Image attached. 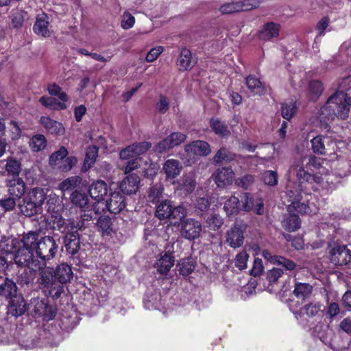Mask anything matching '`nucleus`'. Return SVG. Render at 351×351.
Wrapping results in <instances>:
<instances>
[{"instance_id": "obj_1", "label": "nucleus", "mask_w": 351, "mask_h": 351, "mask_svg": "<svg viewBox=\"0 0 351 351\" xmlns=\"http://www.w3.org/2000/svg\"><path fill=\"white\" fill-rule=\"evenodd\" d=\"M305 158H300L294 162L291 170L296 173L299 184L289 183L287 186L286 195L288 202L293 204V202L302 199V193L305 195H310L311 191H318L320 189H327L329 186V181L332 176L326 175L324 178L318 175H311L304 169V161Z\"/></svg>"}, {"instance_id": "obj_2", "label": "nucleus", "mask_w": 351, "mask_h": 351, "mask_svg": "<svg viewBox=\"0 0 351 351\" xmlns=\"http://www.w3.org/2000/svg\"><path fill=\"white\" fill-rule=\"evenodd\" d=\"M22 241L26 246L33 247L37 258L44 263L53 258L58 249V245L53 237L46 236L38 239V234L34 232L25 234Z\"/></svg>"}, {"instance_id": "obj_3", "label": "nucleus", "mask_w": 351, "mask_h": 351, "mask_svg": "<svg viewBox=\"0 0 351 351\" xmlns=\"http://www.w3.org/2000/svg\"><path fill=\"white\" fill-rule=\"evenodd\" d=\"M351 106V99L343 92H337L330 97L321 108V114L326 118L333 119L335 117L345 119L348 117Z\"/></svg>"}, {"instance_id": "obj_4", "label": "nucleus", "mask_w": 351, "mask_h": 351, "mask_svg": "<svg viewBox=\"0 0 351 351\" xmlns=\"http://www.w3.org/2000/svg\"><path fill=\"white\" fill-rule=\"evenodd\" d=\"M23 243V247H21L14 256V262L19 266L27 267L32 271H39L45 263L34 256L33 247H28L25 243Z\"/></svg>"}, {"instance_id": "obj_5", "label": "nucleus", "mask_w": 351, "mask_h": 351, "mask_svg": "<svg viewBox=\"0 0 351 351\" xmlns=\"http://www.w3.org/2000/svg\"><path fill=\"white\" fill-rule=\"evenodd\" d=\"M155 215L160 220H182L186 213L182 206H176L171 200L165 199L157 204Z\"/></svg>"}, {"instance_id": "obj_6", "label": "nucleus", "mask_w": 351, "mask_h": 351, "mask_svg": "<svg viewBox=\"0 0 351 351\" xmlns=\"http://www.w3.org/2000/svg\"><path fill=\"white\" fill-rule=\"evenodd\" d=\"M311 143L313 152L319 155L336 154V151L339 149V145H344L342 141H335L332 135L317 136L311 141Z\"/></svg>"}, {"instance_id": "obj_7", "label": "nucleus", "mask_w": 351, "mask_h": 351, "mask_svg": "<svg viewBox=\"0 0 351 351\" xmlns=\"http://www.w3.org/2000/svg\"><path fill=\"white\" fill-rule=\"evenodd\" d=\"M40 270V285L49 289V294L53 298H58L63 291V287L56 283L54 272L51 268L44 266Z\"/></svg>"}, {"instance_id": "obj_8", "label": "nucleus", "mask_w": 351, "mask_h": 351, "mask_svg": "<svg viewBox=\"0 0 351 351\" xmlns=\"http://www.w3.org/2000/svg\"><path fill=\"white\" fill-rule=\"evenodd\" d=\"M247 225L243 221L237 220L227 231L226 241L232 248L241 247L244 241V232Z\"/></svg>"}, {"instance_id": "obj_9", "label": "nucleus", "mask_w": 351, "mask_h": 351, "mask_svg": "<svg viewBox=\"0 0 351 351\" xmlns=\"http://www.w3.org/2000/svg\"><path fill=\"white\" fill-rule=\"evenodd\" d=\"M180 221V234L183 238L193 241L200 237L202 226L199 221L193 218H184Z\"/></svg>"}, {"instance_id": "obj_10", "label": "nucleus", "mask_w": 351, "mask_h": 351, "mask_svg": "<svg viewBox=\"0 0 351 351\" xmlns=\"http://www.w3.org/2000/svg\"><path fill=\"white\" fill-rule=\"evenodd\" d=\"M186 139V135L182 132H172L165 138L158 143L154 150L158 153H165L169 150L179 146Z\"/></svg>"}, {"instance_id": "obj_11", "label": "nucleus", "mask_w": 351, "mask_h": 351, "mask_svg": "<svg viewBox=\"0 0 351 351\" xmlns=\"http://www.w3.org/2000/svg\"><path fill=\"white\" fill-rule=\"evenodd\" d=\"M241 210L250 212L253 211L257 215L264 213L263 200L261 198H254L250 193H245L241 197Z\"/></svg>"}, {"instance_id": "obj_12", "label": "nucleus", "mask_w": 351, "mask_h": 351, "mask_svg": "<svg viewBox=\"0 0 351 351\" xmlns=\"http://www.w3.org/2000/svg\"><path fill=\"white\" fill-rule=\"evenodd\" d=\"M234 176V172L231 168L221 167L213 173L212 178L218 187L225 188L232 184Z\"/></svg>"}, {"instance_id": "obj_13", "label": "nucleus", "mask_w": 351, "mask_h": 351, "mask_svg": "<svg viewBox=\"0 0 351 351\" xmlns=\"http://www.w3.org/2000/svg\"><path fill=\"white\" fill-rule=\"evenodd\" d=\"M330 260L339 265H347L351 261V252L346 245H336L330 251Z\"/></svg>"}, {"instance_id": "obj_14", "label": "nucleus", "mask_w": 351, "mask_h": 351, "mask_svg": "<svg viewBox=\"0 0 351 351\" xmlns=\"http://www.w3.org/2000/svg\"><path fill=\"white\" fill-rule=\"evenodd\" d=\"M106 206L111 213L118 214L125 207V198L120 191L111 192Z\"/></svg>"}, {"instance_id": "obj_15", "label": "nucleus", "mask_w": 351, "mask_h": 351, "mask_svg": "<svg viewBox=\"0 0 351 351\" xmlns=\"http://www.w3.org/2000/svg\"><path fill=\"white\" fill-rule=\"evenodd\" d=\"M183 167L182 163L176 159H168L162 165V171L165 174L166 180H172L178 177Z\"/></svg>"}, {"instance_id": "obj_16", "label": "nucleus", "mask_w": 351, "mask_h": 351, "mask_svg": "<svg viewBox=\"0 0 351 351\" xmlns=\"http://www.w3.org/2000/svg\"><path fill=\"white\" fill-rule=\"evenodd\" d=\"M5 184L8 189L9 194L12 197L20 198L25 193V184L20 177H7Z\"/></svg>"}, {"instance_id": "obj_17", "label": "nucleus", "mask_w": 351, "mask_h": 351, "mask_svg": "<svg viewBox=\"0 0 351 351\" xmlns=\"http://www.w3.org/2000/svg\"><path fill=\"white\" fill-rule=\"evenodd\" d=\"M259 1H254L252 4H244L243 2H232L223 4L219 10L223 14H232L240 11L250 10L258 6Z\"/></svg>"}, {"instance_id": "obj_18", "label": "nucleus", "mask_w": 351, "mask_h": 351, "mask_svg": "<svg viewBox=\"0 0 351 351\" xmlns=\"http://www.w3.org/2000/svg\"><path fill=\"white\" fill-rule=\"evenodd\" d=\"M186 152L191 154L205 156L208 155L211 150L208 143L204 141H195L185 146Z\"/></svg>"}, {"instance_id": "obj_19", "label": "nucleus", "mask_w": 351, "mask_h": 351, "mask_svg": "<svg viewBox=\"0 0 351 351\" xmlns=\"http://www.w3.org/2000/svg\"><path fill=\"white\" fill-rule=\"evenodd\" d=\"M89 193L90 197L97 202L104 200L108 193L107 184L103 180L94 182L89 188Z\"/></svg>"}, {"instance_id": "obj_20", "label": "nucleus", "mask_w": 351, "mask_h": 351, "mask_svg": "<svg viewBox=\"0 0 351 351\" xmlns=\"http://www.w3.org/2000/svg\"><path fill=\"white\" fill-rule=\"evenodd\" d=\"M140 178L136 174H130L121 183L120 189L127 195L134 194L138 189Z\"/></svg>"}, {"instance_id": "obj_21", "label": "nucleus", "mask_w": 351, "mask_h": 351, "mask_svg": "<svg viewBox=\"0 0 351 351\" xmlns=\"http://www.w3.org/2000/svg\"><path fill=\"white\" fill-rule=\"evenodd\" d=\"M33 29L37 35L45 38L50 36L51 33L49 29V20L47 14L43 13L38 15Z\"/></svg>"}, {"instance_id": "obj_22", "label": "nucleus", "mask_w": 351, "mask_h": 351, "mask_svg": "<svg viewBox=\"0 0 351 351\" xmlns=\"http://www.w3.org/2000/svg\"><path fill=\"white\" fill-rule=\"evenodd\" d=\"M40 124L48 131V132L56 134L62 135L64 133V128L63 125L49 117H42L40 118Z\"/></svg>"}, {"instance_id": "obj_23", "label": "nucleus", "mask_w": 351, "mask_h": 351, "mask_svg": "<svg viewBox=\"0 0 351 351\" xmlns=\"http://www.w3.org/2000/svg\"><path fill=\"white\" fill-rule=\"evenodd\" d=\"M280 25L273 22L265 24L259 32L258 37L264 41H269L279 35Z\"/></svg>"}, {"instance_id": "obj_24", "label": "nucleus", "mask_w": 351, "mask_h": 351, "mask_svg": "<svg viewBox=\"0 0 351 351\" xmlns=\"http://www.w3.org/2000/svg\"><path fill=\"white\" fill-rule=\"evenodd\" d=\"M26 311L25 300L21 296H15L11 299L8 312L12 316L22 315Z\"/></svg>"}, {"instance_id": "obj_25", "label": "nucleus", "mask_w": 351, "mask_h": 351, "mask_svg": "<svg viewBox=\"0 0 351 351\" xmlns=\"http://www.w3.org/2000/svg\"><path fill=\"white\" fill-rule=\"evenodd\" d=\"M177 65L179 70L183 71L189 70L193 66L194 62L190 50L186 48L182 49L177 60Z\"/></svg>"}, {"instance_id": "obj_26", "label": "nucleus", "mask_w": 351, "mask_h": 351, "mask_svg": "<svg viewBox=\"0 0 351 351\" xmlns=\"http://www.w3.org/2000/svg\"><path fill=\"white\" fill-rule=\"evenodd\" d=\"M54 274L56 279L58 280L60 284L66 283L70 281L73 277L71 267L66 263H62L57 266Z\"/></svg>"}, {"instance_id": "obj_27", "label": "nucleus", "mask_w": 351, "mask_h": 351, "mask_svg": "<svg viewBox=\"0 0 351 351\" xmlns=\"http://www.w3.org/2000/svg\"><path fill=\"white\" fill-rule=\"evenodd\" d=\"M47 214L63 212L64 205L62 199L56 194H51L47 202Z\"/></svg>"}, {"instance_id": "obj_28", "label": "nucleus", "mask_w": 351, "mask_h": 351, "mask_svg": "<svg viewBox=\"0 0 351 351\" xmlns=\"http://www.w3.org/2000/svg\"><path fill=\"white\" fill-rule=\"evenodd\" d=\"M306 201L308 204H306L304 202H302L301 200L293 202V204H290L289 205V211L295 210L298 213L305 214L315 213L317 210L315 206L313 203H310L309 199H307Z\"/></svg>"}, {"instance_id": "obj_29", "label": "nucleus", "mask_w": 351, "mask_h": 351, "mask_svg": "<svg viewBox=\"0 0 351 351\" xmlns=\"http://www.w3.org/2000/svg\"><path fill=\"white\" fill-rule=\"evenodd\" d=\"M0 295L5 297H15L17 287L16 284L8 278L3 279L0 278Z\"/></svg>"}, {"instance_id": "obj_30", "label": "nucleus", "mask_w": 351, "mask_h": 351, "mask_svg": "<svg viewBox=\"0 0 351 351\" xmlns=\"http://www.w3.org/2000/svg\"><path fill=\"white\" fill-rule=\"evenodd\" d=\"M173 257L167 253L162 256L156 263L155 267L161 274H167L173 265Z\"/></svg>"}, {"instance_id": "obj_31", "label": "nucleus", "mask_w": 351, "mask_h": 351, "mask_svg": "<svg viewBox=\"0 0 351 351\" xmlns=\"http://www.w3.org/2000/svg\"><path fill=\"white\" fill-rule=\"evenodd\" d=\"M245 84L253 95H261L264 92V87L261 81L254 75H249L245 78Z\"/></svg>"}, {"instance_id": "obj_32", "label": "nucleus", "mask_w": 351, "mask_h": 351, "mask_svg": "<svg viewBox=\"0 0 351 351\" xmlns=\"http://www.w3.org/2000/svg\"><path fill=\"white\" fill-rule=\"evenodd\" d=\"M313 290V287L308 283L295 282L293 294L299 299L304 300L308 297Z\"/></svg>"}, {"instance_id": "obj_33", "label": "nucleus", "mask_w": 351, "mask_h": 351, "mask_svg": "<svg viewBox=\"0 0 351 351\" xmlns=\"http://www.w3.org/2000/svg\"><path fill=\"white\" fill-rule=\"evenodd\" d=\"M21 171V162L12 157L6 160L5 171L8 173V177H19Z\"/></svg>"}, {"instance_id": "obj_34", "label": "nucleus", "mask_w": 351, "mask_h": 351, "mask_svg": "<svg viewBox=\"0 0 351 351\" xmlns=\"http://www.w3.org/2000/svg\"><path fill=\"white\" fill-rule=\"evenodd\" d=\"M210 126L213 131L218 136H228L230 134L227 125L218 118L210 119Z\"/></svg>"}, {"instance_id": "obj_35", "label": "nucleus", "mask_w": 351, "mask_h": 351, "mask_svg": "<svg viewBox=\"0 0 351 351\" xmlns=\"http://www.w3.org/2000/svg\"><path fill=\"white\" fill-rule=\"evenodd\" d=\"M98 156V148L96 146H90L86 152V157L82 170L86 171L95 164Z\"/></svg>"}, {"instance_id": "obj_36", "label": "nucleus", "mask_w": 351, "mask_h": 351, "mask_svg": "<svg viewBox=\"0 0 351 351\" xmlns=\"http://www.w3.org/2000/svg\"><path fill=\"white\" fill-rule=\"evenodd\" d=\"M180 187L186 194L191 193L196 186L195 178L193 173L184 175L181 179Z\"/></svg>"}, {"instance_id": "obj_37", "label": "nucleus", "mask_w": 351, "mask_h": 351, "mask_svg": "<svg viewBox=\"0 0 351 351\" xmlns=\"http://www.w3.org/2000/svg\"><path fill=\"white\" fill-rule=\"evenodd\" d=\"M35 312L40 316L44 317L47 319H52L56 313L51 306H47L43 301H37L35 306Z\"/></svg>"}, {"instance_id": "obj_38", "label": "nucleus", "mask_w": 351, "mask_h": 351, "mask_svg": "<svg viewBox=\"0 0 351 351\" xmlns=\"http://www.w3.org/2000/svg\"><path fill=\"white\" fill-rule=\"evenodd\" d=\"M239 203V198L232 195L224 202L223 210L229 216L237 214L241 209Z\"/></svg>"}, {"instance_id": "obj_39", "label": "nucleus", "mask_w": 351, "mask_h": 351, "mask_svg": "<svg viewBox=\"0 0 351 351\" xmlns=\"http://www.w3.org/2000/svg\"><path fill=\"white\" fill-rule=\"evenodd\" d=\"M321 310V304L319 303H313L311 302L304 305L300 310L298 312H294L293 313L297 317L298 315L301 316L302 315H306L308 317H314L319 313Z\"/></svg>"}, {"instance_id": "obj_40", "label": "nucleus", "mask_w": 351, "mask_h": 351, "mask_svg": "<svg viewBox=\"0 0 351 351\" xmlns=\"http://www.w3.org/2000/svg\"><path fill=\"white\" fill-rule=\"evenodd\" d=\"M82 179L80 176H75L63 180L59 184V189L63 192L71 191L77 188L81 184Z\"/></svg>"}, {"instance_id": "obj_41", "label": "nucleus", "mask_w": 351, "mask_h": 351, "mask_svg": "<svg viewBox=\"0 0 351 351\" xmlns=\"http://www.w3.org/2000/svg\"><path fill=\"white\" fill-rule=\"evenodd\" d=\"M164 186L162 184H156L150 188L148 201L154 204H159L163 197Z\"/></svg>"}, {"instance_id": "obj_42", "label": "nucleus", "mask_w": 351, "mask_h": 351, "mask_svg": "<svg viewBox=\"0 0 351 351\" xmlns=\"http://www.w3.org/2000/svg\"><path fill=\"white\" fill-rule=\"evenodd\" d=\"M62 212H57V214H48V221L51 228L62 232L65 225V221L62 216Z\"/></svg>"}, {"instance_id": "obj_43", "label": "nucleus", "mask_w": 351, "mask_h": 351, "mask_svg": "<svg viewBox=\"0 0 351 351\" xmlns=\"http://www.w3.org/2000/svg\"><path fill=\"white\" fill-rule=\"evenodd\" d=\"M45 199V193L43 189L36 187L32 189L29 194V199L38 207H40Z\"/></svg>"}, {"instance_id": "obj_44", "label": "nucleus", "mask_w": 351, "mask_h": 351, "mask_svg": "<svg viewBox=\"0 0 351 351\" xmlns=\"http://www.w3.org/2000/svg\"><path fill=\"white\" fill-rule=\"evenodd\" d=\"M300 220L296 215H289L282 221V227L289 232H294L300 228Z\"/></svg>"}, {"instance_id": "obj_45", "label": "nucleus", "mask_w": 351, "mask_h": 351, "mask_svg": "<svg viewBox=\"0 0 351 351\" xmlns=\"http://www.w3.org/2000/svg\"><path fill=\"white\" fill-rule=\"evenodd\" d=\"M324 90L323 84L320 81L313 80L308 85V94L310 99L315 101L322 95Z\"/></svg>"}, {"instance_id": "obj_46", "label": "nucleus", "mask_w": 351, "mask_h": 351, "mask_svg": "<svg viewBox=\"0 0 351 351\" xmlns=\"http://www.w3.org/2000/svg\"><path fill=\"white\" fill-rule=\"evenodd\" d=\"M64 242L66 251L69 253L73 255L78 252L80 243L75 234H71L69 236L66 235Z\"/></svg>"}, {"instance_id": "obj_47", "label": "nucleus", "mask_w": 351, "mask_h": 351, "mask_svg": "<svg viewBox=\"0 0 351 351\" xmlns=\"http://www.w3.org/2000/svg\"><path fill=\"white\" fill-rule=\"evenodd\" d=\"M97 227L102 236L110 235L112 232V222L110 217L101 216L97 220Z\"/></svg>"}, {"instance_id": "obj_48", "label": "nucleus", "mask_w": 351, "mask_h": 351, "mask_svg": "<svg viewBox=\"0 0 351 351\" xmlns=\"http://www.w3.org/2000/svg\"><path fill=\"white\" fill-rule=\"evenodd\" d=\"M40 104L47 108L52 110H60L66 108V105L64 103L58 101L53 97L43 96L39 99Z\"/></svg>"}, {"instance_id": "obj_49", "label": "nucleus", "mask_w": 351, "mask_h": 351, "mask_svg": "<svg viewBox=\"0 0 351 351\" xmlns=\"http://www.w3.org/2000/svg\"><path fill=\"white\" fill-rule=\"evenodd\" d=\"M70 199L73 204L80 208L85 207L88 202L87 195L78 191H73L71 195Z\"/></svg>"}, {"instance_id": "obj_50", "label": "nucleus", "mask_w": 351, "mask_h": 351, "mask_svg": "<svg viewBox=\"0 0 351 351\" xmlns=\"http://www.w3.org/2000/svg\"><path fill=\"white\" fill-rule=\"evenodd\" d=\"M68 151L64 147H61L58 150L54 152L49 157V164L51 166H57L68 155Z\"/></svg>"}, {"instance_id": "obj_51", "label": "nucleus", "mask_w": 351, "mask_h": 351, "mask_svg": "<svg viewBox=\"0 0 351 351\" xmlns=\"http://www.w3.org/2000/svg\"><path fill=\"white\" fill-rule=\"evenodd\" d=\"M234 158L232 154L226 148L222 147L216 153L213 157V162L219 164L223 162H228Z\"/></svg>"}, {"instance_id": "obj_52", "label": "nucleus", "mask_w": 351, "mask_h": 351, "mask_svg": "<svg viewBox=\"0 0 351 351\" xmlns=\"http://www.w3.org/2000/svg\"><path fill=\"white\" fill-rule=\"evenodd\" d=\"M263 183L269 186H274L278 184V173L275 171H265L261 174Z\"/></svg>"}, {"instance_id": "obj_53", "label": "nucleus", "mask_w": 351, "mask_h": 351, "mask_svg": "<svg viewBox=\"0 0 351 351\" xmlns=\"http://www.w3.org/2000/svg\"><path fill=\"white\" fill-rule=\"evenodd\" d=\"M180 274L188 276L195 269V263L191 258L182 259L178 264Z\"/></svg>"}, {"instance_id": "obj_54", "label": "nucleus", "mask_w": 351, "mask_h": 351, "mask_svg": "<svg viewBox=\"0 0 351 351\" xmlns=\"http://www.w3.org/2000/svg\"><path fill=\"white\" fill-rule=\"evenodd\" d=\"M39 208L40 207L29 200L25 201L23 204L20 205L21 213L26 217H32L34 215L38 213Z\"/></svg>"}, {"instance_id": "obj_55", "label": "nucleus", "mask_w": 351, "mask_h": 351, "mask_svg": "<svg viewBox=\"0 0 351 351\" xmlns=\"http://www.w3.org/2000/svg\"><path fill=\"white\" fill-rule=\"evenodd\" d=\"M30 147L34 152H39L46 147V138L42 134L34 136L30 141Z\"/></svg>"}, {"instance_id": "obj_56", "label": "nucleus", "mask_w": 351, "mask_h": 351, "mask_svg": "<svg viewBox=\"0 0 351 351\" xmlns=\"http://www.w3.org/2000/svg\"><path fill=\"white\" fill-rule=\"evenodd\" d=\"M306 167L308 169L313 171L314 169H319V173H325L326 170L324 167H321L320 159L315 156H311L308 159V162L306 164Z\"/></svg>"}, {"instance_id": "obj_57", "label": "nucleus", "mask_w": 351, "mask_h": 351, "mask_svg": "<svg viewBox=\"0 0 351 351\" xmlns=\"http://www.w3.org/2000/svg\"><path fill=\"white\" fill-rule=\"evenodd\" d=\"M296 107L292 102L284 104L282 106V116L287 120H290L295 112Z\"/></svg>"}, {"instance_id": "obj_58", "label": "nucleus", "mask_w": 351, "mask_h": 351, "mask_svg": "<svg viewBox=\"0 0 351 351\" xmlns=\"http://www.w3.org/2000/svg\"><path fill=\"white\" fill-rule=\"evenodd\" d=\"M47 89H48L49 93L51 95H54V96L58 97V98L62 101H66L67 100L66 94L64 92L62 91V89L59 86H58L55 84H50L48 86Z\"/></svg>"}, {"instance_id": "obj_59", "label": "nucleus", "mask_w": 351, "mask_h": 351, "mask_svg": "<svg viewBox=\"0 0 351 351\" xmlns=\"http://www.w3.org/2000/svg\"><path fill=\"white\" fill-rule=\"evenodd\" d=\"M249 258L248 254L243 251L239 253L235 258V266L242 270L247 267V262Z\"/></svg>"}, {"instance_id": "obj_60", "label": "nucleus", "mask_w": 351, "mask_h": 351, "mask_svg": "<svg viewBox=\"0 0 351 351\" xmlns=\"http://www.w3.org/2000/svg\"><path fill=\"white\" fill-rule=\"evenodd\" d=\"M209 227L215 230L221 228L223 223V219L218 215H213L207 219Z\"/></svg>"}, {"instance_id": "obj_61", "label": "nucleus", "mask_w": 351, "mask_h": 351, "mask_svg": "<svg viewBox=\"0 0 351 351\" xmlns=\"http://www.w3.org/2000/svg\"><path fill=\"white\" fill-rule=\"evenodd\" d=\"M135 23V18L128 12H125L122 16L121 27L125 29L132 28Z\"/></svg>"}, {"instance_id": "obj_62", "label": "nucleus", "mask_w": 351, "mask_h": 351, "mask_svg": "<svg viewBox=\"0 0 351 351\" xmlns=\"http://www.w3.org/2000/svg\"><path fill=\"white\" fill-rule=\"evenodd\" d=\"M276 264L283 267L288 271H293L296 267V264L293 261L281 256H279Z\"/></svg>"}, {"instance_id": "obj_63", "label": "nucleus", "mask_w": 351, "mask_h": 351, "mask_svg": "<svg viewBox=\"0 0 351 351\" xmlns=\"http://www.w3.org/2000/svg\"><path fill=\"white\" fill-rule=\"evenodd\" d=\"M134 149V154H136L137 158L145 153L151 147V143L149 142H142L138 143H134L132 145Z\"/></svg>"}, {"instance_id": "obj_64", "label": "nucleus", "mask_w": 351, "mask_h": 351, "mask_svg": "<svg viewBox=\"0 0 351 351\" xmlns=\"http://www.w3.org/2000/svg\"><path fill=\"white\" fill-rule=\"evenodd\" d=\"M77 158L75 156L67 157L62 160L59 169L62 171H69L77 163Z\"/></svg>"}]
</instances>
